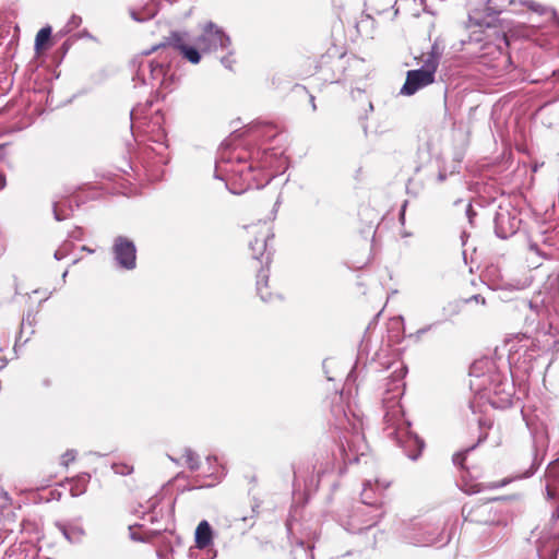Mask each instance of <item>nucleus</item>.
Returning <instances> with one entry per match:
<instances>
[{
  "instance_id": "1",
  "label": "nucleus",
  "mask_w": 559,
  "mask_h": 559,
  "mask_svg": "<svg viewBox=\"0 0 559 559\" xmlns=\"http://www.w3.org/2000/svg\"><path fill=\"white\" fill-rule=\"evenodd\" d=\"M199 34L191 40L186 32L171 33L162 46H170L180 52L183 59L192 64L201 61V53L228 50L230 37L217 24L209 21L199 25Z\"/></svg>"
},
{
  "instance_id": "2",
  "label": "nucleus",
  "mask_w": 559,
  "mask_h": 559,
  "mask_svg": "<svg viewBox=\"0 0 559 559\" xmlns=\"http://www.w3.org/2000/svg\"><path fill=\"white\" fill-rule=\"evenodd\" d=\"M385 431L400 444L406 455L416 460L421 453L424 442L409 430V423L403 417L400 405H393L384 416Z\"/></svg>"
},
{
  "instance_id": "3",
  "label": "nucleus",
  "mask_w": 559,
  "mask_h": 559,
  "mask_svg": "<svg viewBox=\"0 0 559 559\" xmlns=\"http://www.w3.org/2000/svg\"><path fill=\"white\" fill-rule=\"evenodd\" d=\"M142 84L151 85L156 92L164 96V91H170L174 84L173 74H168V67L164 62L147 61L142 63L136 73Z\"/></svg>"
},
{
  "instance_id": "4",
  "label": "nucleus",
  "mask_w": 559,
  "mask_h": 559,
  "mask_svg": "<svg viewBox=\"0 0 559 559\" xmlns=\"http://www.w3.org/2000/svg\"><path fill=\"white\" fill-rule=\"evenodd\" d=\"M463 514L466 521L487 525L489 527H506L509 523L507 514L491 503H483L467 510L463 508Z\"/></svg>"
},
{
  "instance_id": "5",
  "label": "nucleus",
  "mask_w": 559,
  "mask_h": 559,
  "mask_svg": "<svg viewBox=\"0 0 559 559\" xmlns=\"http://www.w3.org/2000/svg\"><path fill=\"white\" fill-rule=\"evenodd\" d=\"M437 68L438 61L435 57H431L421 69L408 71L401 93L404 95H413L418 90L431 84L435 80Z\"/></svg>"
},
{
  "instance_id": "6",
  "label": "nucleus",
  "mask_w": 559,
  "mask_h": 559,
  "mask_svg": "<svg viewBox=\"0 0 559 559\" xmlns=\"http://www.w3.org/2000/svg\"><path fill=\"white\" fill-rule=\"evenodd\" d=\"M516 3L527 8L530 11L537 13L538 15H555V12L550 8L534 0H484V10L488 12V14H498L508 5Z\"/></svg>"
},
{
  "instance_id": "7",
  "label": "nucleus",
  "mask_w": 559,
  "mask_h": 559,
  "mask_svg": "<svg viewBox=\"0 0 559 559\" xmlns=\"http://www.w3.org/2000/svg\"><path fill=\"white\" fill-rule=\"evenodd\" d=\"M112 252L118 265L126 270H133L136 261V249L132 240L119 236L115 239Z\"/></svg>"
},
{
  "instance_id": "8",
  "label": "nucleus",
  "mask_w": 559,
  "mask_h": 559,
  "mask_svg": "<svg viewBox=\"0 0 559 559\" xmlns=\"http://www.w3.org/2000/svg\"><path fill=\"white\" fill-rule=\"evenodd\" d=\"M429 0H395V9L393 16H396L400 11H404L411 15H418L420 11L433 13L432 4L428 3Z\"/></svg>"
},
{
  "instance_id": "9",
  "label": "nucleus",
  "mask_w": 559,
  "mask_h": 559,
  "mask_svg": "<svg viewBox=\"0 0 559 559\" xmlns=\"http://www.w3.org/2000/svg\"><path fill=\"white\" fill-rule=\"evenodd\" d=\"M213 532L207 521H201L195 530V545L204 549L212 544Z\"/></svg>"
},
{
  "instance_id": "10",
  "label": "nucleus",
  "mask_w": 559,
  "mask_h": 559,
  "mask_svg": "<svg viewBox=\"0 0 559 559\" xmlns=\"http://www.w3.org/2000/svg\"><path fill=\"white\" fill-rule=\"evenodd\" d=\"M393 0H367L366 2V16L373 19V15H381L390 9H394Z\"/></svg>"
},
{
  "instance_id": "11",
  "label": "nucleus",
  "mask_w": 559,
  "mask_h": 559,
  "mask_svg": "<svg viewBox=\"0 0 559 559\" xmlns=\"http://www.w3.org/2000/svg\"><path fill=\"white\" fill-rule=\"evenodd\" d=\"M58 527L70 543H79L85 535L84 528L78 523L59 524Z\"/></svg>"
},
{
  "instance_id": "12",
  "label": "nucleus",
  "mask_w": 559,
  "mask_h": 559,
  "mask_svg": "<svg viewBox=\"0 0 559 559\" xmlns=\"http://www.w3.org/2000/svg\"><path fill=\"white\" fill-rule=\"evenodd\" d=\"M270 237V228L265 225L260 230V237L255 238L254 241H250V249L254 259H260L266 250V241Z\"/></svg>"
},
{
  "instance_id": "13",
  "label": "nucleus",
  "mask_w": 559,
  "mask_h": 559,
  "mask_svg": "<svg viewBox=\"0 0 559 559\" xmlns=\"http://www.w3.org/2000/svg\"><path fill=\"white\" fill-rule=\"evenodd\" d=\"M269 274L265 270H261L257 276V289L262 300H270V294H264L263 288L267 285Z\"/></svg>"
},
{
  "instance_id": "14",
  "label": "nucleus",
  "mask_w": 559,
  "mask_h": 559,
  "mask_svg": "<svg viewBox=\"0 0 559 559\" xmlns=\"http://www.w3.org/2000/svg\"><path fill=\"white\" fill-rule=\"evenodd\" d=\"M50 35H51V27L50 26L43 27L37 33L36 38H35V49H36V51H40L41 49H44L45 44L50 38Z\"/></svg>"
},
{
  "instance_id": "15",
  "label": "nucleus",
  "mask_w": 559,
  "mask_h": 559,
  "mask_svg": "<svg viewBox=\"0 0 559 559\" xmlns=\"http://www.w3.org/2000/svg\"><path fill=\"white\" fill-rule=\"evenodd\" d=\"M183 459L186 464L191 471H197L200 467V460L197 453L191 449H186L183 452Z\"/></svg>"
},
{
  "instance_id": "16",
  "label": "nucleus",
  "mask_w": 559,
  "mask_h": 559,
  "mask_svg": "<svg viewBox=\"0 0 559 559\" xmlns=\"http://www.w3.org/2000/svg\"><path fill=\"white\" fill-rule=\"evenodd\" d=\"M372 490H373L372 483L370 480L366 481L364 484V489H362V492H361L362 502L365 504H372L373 503V501L371 500V495H370V492Z\"/></svg>"
},
{
  "instance_id": "17",
  "label": "nucleus",
  "mask_w": 559,
  "mask_h": 559,
  "mask_svg": "<svg viewBox=\"0 0 559 559\" xmlns=\"http://www.w3.org/2000/svg\"><path fill=\"white\" fill-rule=\"evenodd\" d=\"M227 171H231V173H235V174H240L241 176H242V173H243L242 169H239V170H236L234 168L228 169L226 167V163L225 162L217 163V165H216V173H227Z\"/></svg>"
},
{
  "instance_id": "18",
  "label": "nucleus",
  "mask_w": 559,
  "mask_h": 559,
  "mask_svg": "<svg viewBox=\"0 0 559 559\" xmlns=\"http://www.w3.org/2000/svg\"><path fill=\"white\" fill-rule=\"evenodd\" d=\"M112 468L115 469V473L121 474V475H129L132 473V467L129 465H114Z\"/></svg>"
},
{
  "instance_id": "19",
  "label": "nucleus",
  "mask_w": 559,
  "mask_h": 559,
  "mask_svg": "<svg viewBox=\"0 0 559 559\" xmlns=\"http://www.w3.org/2000/svg\"><path fill=\"white\" fill-rule=\"evenodd\" d=\"M231 55H233V51H229V50H228V55H227V56H225V57H223V58L221 59L222 64H223L226 69H229V70H231V69H233V64H234V62H235V60L231 58Z\"/></svg>"
},
{
  "instance_id": "20",
  "label": "nucleus",
  "mask_w": 559,
  "mask_h": 559,
  "mask_svg": "<svg viewBox=\"0 0 559 559\" xmlns=\"http://www.w3.org/2000/svg\"><path fill=\"white\" fill-rule=\"evenodd\" d=\"M156 11L154 9H150L146 16H138L135 12H132V17L135 20V21H145L147 19H151L155 15Z\"/></svg>"
},
{
  "instance_id": "21",
  "label": "nucleus",
  "mask_w": 559,
  "mask_h": 559,
  "mask_svg": "<svg viewBox=\"0 0 559 559\" xmlns=\"http://www.w3.org/2000/svg\"><path fill=\"white\" fill-rule=\"evenodd\" d=\"M82 20L78 15H72L71 19L68 22L69 29H73L78 27L81 24Z\"/></svg>"
},
{
  "instance_id": "22",
  "label": "nucleus",
  "mask_w": 559,
  "mask_h": 559,
  "mask_svg": "<svg viewBox=\"0 0 559 559\" xmlns=\"http://www.w3.org/2000/svg\"><path fill=\"white\" fill-rule=\"evenodd\" d=\"M503 396L501 397L502 405H509L511 403L512 397V388L509 391H502Z\"/></svg>"
},
{
  "instance_id": "23",
  "label": "nucleus",
  "mask_w": 559,
  "mask_h": 559,
  "mask_svg": "<svg viewBox=\"0 0 559 559\" xmlns=\"http://www.w3.org/2000/svg\"><path fill=\"white\" fill-rule=\"evenodd\" d=\"M75 459V453L73 451H68L63 455V463L68 465L70 462H72Z\"/></svg>"
},
{
  "instance_id": "24",
  "label": "nucleus",
  "mask_w": 559,
  "mask_h": 559,
  "mask_svg": "<svg viewBox=\"0 0 559 559\" xmlns=\"http://www.w3.org/2000/svg\"><path fill=\"white\" fill-rule=\"evenodd\" d=\"M464 462V454L463 453H456L453 455V463L459 466H463Z\"/></svg>"
},
{
  "instance_id": "25",
  "label": "nucleus",
  "mask_w": 559,
  "mask_h": 559,
  "mask_svg": "<svg viewBox=\"0 0 559 559\" xmlns=\"http://www.w3.org/2000/svg\"><path fill=\"white\" fill-rule=\"evenodd\" d=\"M140 112H141V107H140V106L134 107V108L131 110V112H130V117H131V121H132V122H133V121H135V120L139 118Z\"/></svg>"
},
{
  "instance_id": "26",
  "label": "nucleus",
  "mask_w": 559,
  "mask_h": 559,
  "mask_svg": "<svg viewBox=\"0 0 559 559\" xmlns=\"http://www.w3.org/2000/svg\"><path fill=\"white\" fill-rule=\"evenodd\" d=\"M67 255V249L66 248H59L55 252V258L57 260H62Z\"/></svg>"
},
{
  "instance_id": "27",
  "label": "nucleus",
  "mask_w": 559,
  "mask_h": 559,
  "mask_svg": "<svg viewBox=\"0 0 559 559\" xmlns=\"http://www.w3.org/2000/svg\"><path fill=\"white\" fill-rule=\"evenodd\" d=\"M431 328H432V324L427 325V326H425V328H423V329H419V330L416 332L417 336H420L421 334L426 333V332H427V331H429Z\"/></svg>"
},
{
  "instance_id": "28",
  "label": "nucleus",
  "mask_w": 559,
  "mask_h": 559,
  "mask_svg": "<svg viewBox=\"0 0 559 559\" xmlns=\"http://www.w3.org/2000/svg\"><path fill=\"white\" fill-rule=\"evenodd\" d=\"M53 215H55V218H56L57 221H62V219L64 218L63 216H61V215L59 214L58 209H57V206H56V205H55V207H53Z\"/></svg>"
},
{
  "instance_id": "29",
  "label": "nucleus",
  "mask_w": 559,
  "mask_h": 559,
  "mask_svg": "<svg viewBox=\"0 0 559 559\" xmlns=\"http://www.w3.org/2000/svg\"><path fill=\"white\" fill-rule=\"evenodd\" d=\"M546 489H547L548 498H554L555 493H554V490L550 488V485H547Z\"/></svg>"
},
{
  "instance_id": "30",
  "label": "nucleus",
  "mask_w": 559,
  "mask_h": 559,
  "mask_svg": "<svg viewBox=\"0 0 559 559\" xmlns=\"http://www.w3.org/2000/svg\"><path fill=\"white\" fill-rule=\"evenodd\" d=\"M377 487L381 486L383 489L386 488V484H380L378 480H376Z\"/></svg>"
},
{
  "instance_id": "31",
  "label": "nucleus",
  "mask_w": 559,
  "mask_h": 559,
  "mask_svg": "<svg viewBox=\"0 0 559 559\" xmlns=\"http://www.w3.org/2000/svg\"><path fill=\"white\" fill-rule=\"evenodd\" d=\"M554 518H557V519H559V507H558V510H557V512H556V513H554Z\"/></svg>"
},
{
  "instance_id": "32",
  "label": "nucleus",
  "mask_w": 559,
  "mask_h": 559,
  "mask_svg": "<svg viewBox=\"0 0 559 559\" xmlns=\"http://www.w3.org/2000/svg\"><path fill=\"white\" fill-rule=\"evenodd\" d=\"M131 538L134 539V540L139 539L134 533H131Z\"/></svg>"
},
{
  "instance_id": "33",
  "label": "nucleus",
  "mask_w": 559,
  "mask_h": 559,
  "mask_svg": "<svg viewBox=\"0 0 559 559\" xmlns=\"http://www.w3.org/2000/svg\"><path fill=\"white\" fill-rule=\"evenodd\" d=\"M552 468H555V466L549 467L547 473L550 474Z\"/></svg>"
},
{
  "instance_id": "34",
  "label": "nucleus",
  "mask_w": 559,
  "mask_h": 559,
  "mask_svg": "<svg viewBox=\"0 0 559 559\" xmlns=\"http://www.w3.org/2000/svg\"><path fill=\"white\" fill-rule=\"evenodd\" d=\"M439 179L440 180H443L444 179V176L442 174L439 175Z\"/></svg>"
},
{
  "instance_id": "35",
  "label": "nucleus",
  "mask_w": 559,
  "mask_h": 559,
  "mask_svg": "<svg viewBox=\"0 0 559 559\" xmlns=\"http://www.w3.org/2000/svg\"><path fill=\"white\" fill-rule=\"evenodd\" d=\"M374 523H376V522H373V523H371V524L367 525V526H366V528H368V527H372V525H373Z\"/></svg>"
}]
</instances>
